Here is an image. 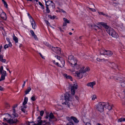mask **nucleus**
Instances as JSON below:
<instances>
[{"label":"nucleus","mask_w":125,"mask_h":125,"mask_svg":"<svg viewBox=\"0 0 125 125\" xmlns=\"http://www.w3.org/2000/svg\"><path fill=\"white\" fill-rule=\"evenodd\" d=\"M64 97L65 101L63 102L62 104L65 105L66 106L70 108L72 104V102L70 100V95L68 93H66L64 95Z\"/></svg>","instance_id":"f257e3e1"},{"label":"nucleus","mask_w":125,"mask_h":125,"mask_svg":"<svg viewBox=\"0 0 125 125\" xmlns=\"http://www.w3.org/2000/svg\"><path fill=\"white\" fill-rule=\"evenodd\" d=\"M105 105V103L104 102H99L97 105V110L100 112H102L104 111V107Z\"/></svg>","instance_id":"f03ea898"},{"label":"nucleus","mask_w":125,"mask_h":125,"mask_svg":"<svg viewBox=\"0 0 125 125\" xmlns=\"http://www.w3.org/2000/svg\"><path fill=\"white\" fill-rule=\"evenodd\" d=\"M107 33L113 37L117 38L118 37V34L112 28L109 29Z\"/></svg>","instance_id":"7ed1b4c3"},{"label":"nucleus","mask_w":125,"mask_h":125,"mask_svg":"<svg viewBox=\"0 0 125 125\" xmlns=\"http://www.w3.org/2000/svg\"><path fill=\"white\" fill-rule=\"evenodd\" d=\"M3 70V66H2L0 68V73L1 74V76L0 78V82L5 79V76L6 75V72Z\"/></svg>","instance_id":"20e7f679"},{"label":"nucleus","mask_w":125,"mask_h":125,"mask_svg":"<svg viewBox=\"0 0 125 125\" xmlns=\"http://www.w3.org/2000/svg\"><path fill=\"white\" fill-rule=\"evenodd\" d=\"M116 80H118L120 83L121 86L123 87H125V78L122 77H118V78L116 77L115 78Z\"/></svg>","instance_id":"39448f33"},{"label":"nucleus","mask_w":125,"mask_h":125,"mask_svg":"<svg viewBox=\"0 0 125 125\" xmlns=\"http://www.w3.org/2000/svg\"><path fill=\"white\" fill-rule=\"evenodd\" d=\"M4 120H6L10 124H16L19 121L17 119H10L9 120L8 118H4Z\"/></svg>","instance_id":"423d86ee"},{"label":"nucleus","mask_w":125,"mask_h":125,"mask_svg":"<svg viewBox=\"0 0 125 125\" xmlns=\"http://www.w3.org/2000/svg\"><path fill=\"white\" fill-rule=\"evenodd\" d=\"M0 18L4 20H6L7 18L6 14L3 12L1 8H0Z\"/></svg>","instance_id":"0eeeda50"},{"label":"nucleus","mask_w":125,"mask_h":125,"mask_svg":"<svg viewBox=\"0 0 125 125\" xmlns=\"http://www.w3.org/2000/svg\"><path fill=\"white\" fill-rule=\"evenodd\" d=\"M51 49L54 52L58 54L61 53V49L60 48L57 47H52Z\"/></svg>","instance_id":"6e6552de"},{"label":"nucleus","mask_w":125,"mask_h":125,"mask_svg":"<svg viewBox=\"0 0 125 125\" xmlns=\"http://www.w3.org/2000/svg\"><path fill=\"white\" fill-rule=\"evenodd\" d=\"M77 59L75 58L71 60L69 63L72 66H73L74 68H75L76 66L77 65Z\"/></svg>","instance_id":"1a4fd4ad"},{"label":"nucleus","mask_w":125,"mask_h":125,"mask_svg":"<svg viewBox=\"0 0 125 125\" xmlns=\"http://www.w3.org/2000/svg\"><path fill=\"white\" fill-rule=\"evenodd\" d=\"M77 86L76 84H74L72 86L71 88V92L72 94L74 95L75 90L77 89Z\"/></svg>","instance_id":"9d476101"},{"label":"nucleus","mask_w":125,"mask_h":125,"mask_svg":"<svg viewBox=\"0 0 125 125\" xmlns=\"http://www.w3.org/2000/svg\"><path fill=\"white\" fill-rule=\"evenodd\" d=\"M65 64L64 61L62 59H61L58 62V66L62 67L64 66Z\"/></svg>","instance_id":"9b49d317"},{"label":"nucleus","mask_w":125,"mask_h":125,"mask_svg":"<svg viewBox=\"0 0 125 125\" xmlns=\"http://www.w3.org/2000/svg\"><path fill=\"white\" fill-rule=\"evenodd\" d=\"M75 73L77 74V76L79 78H82V74L83 73L81 70L80 69L79 72L77 71L75 72Z\"/></svg>","instance_id":"f8f14e48"},{"label":"nucleus","mask_w":125,"mask_h":125,"mask_svg":"<svg viewBox=\"0 0 125 125\" xmlns=\"http://www.w3.org/2000/svg\"><path fill=\"white\" fill-rule=\"evenodd\" d=\"M98 24L101 25L102 26H103L105 29H107L109 28V26L107 25V24L104 22H98Z\"/></svg>","instance_id":"ddd939ff"},{"label":"nucleus","mask_w":125,"mask_h":125,"mask_svg":"<svg viewBox=\"0 0 125 125\" xmlns=\"http://www.w3.org/2000/svg\"><path fill=\"white\" fill-rule=\"evenodd\" d=\"M96 84V82L94 81L92 82H90L88 83L87 85L88 86H90L92 88H93V86Z\"/></svg>","instance_id":"4468645a"},{"label":"nucleus","mask_w":125,"mask_h":125,"mask_svg":"<svg viewBox=\"0 0 125 125\" xmlns=\"http://www.w3.org/2000/svg\"><path fill=\"white\" fill-rule=\"evenodd\" d=\"M84 67H83L82 68L80 69L82 71L83 73H85L86 72H88L89 71L90 69L88 67H86L85 69H84Z\"/></svg>","instance_id":"2eb2a0df"},{"label":"nucleus","mask_w":125,"mask_h":125,"mask_svg":"<svg viewBox=\"0 0 125 125\" xmlns=\"http://www.w3.org/2000/svg\"><path fill=\"white\" fill-rule=\"evenodd\" d=\"M105 54L107 55L108 56H111L113 54V53L112 52L110 51H105Z\"/></svg>","instance_id":"dca6fc26"},{"label":"nucleus","mask_w":125,"mask_h":125,"mask_svg":"<svg viewBox=\"0 0 125 125\" xmlns=\"http://www.w3.org/2000/svg\"><path fill=\"white\" fill-rule=\"evenodd\" d=\"M49 6L51 10H53L55 8V4L53 2L50 4V5H48Z\"/></svg>","instance_id":"f3484780"},{"label":"nucleus","mask_w":125,"mask_h":125,"mask_svg":"<svg viewBox=\"0 0 125 125\" xmlns=\"http://www.w3.org/2000/svg\"><path fill=\"white\" fill-rule=\"evenodd\" d=\"M104 107L109 110H110L112 109V107L109 104L107 103H105V105Z\"/></svg>","instance_id":"a211bd4d"},{"label":"nucleus","mask_w":125,"mask_h":125,"mask_svg":"<svg viewBox=\"0 0 125 125\" xmlns=\"http://www.w3.org/2000/svg\"><path fill=\"white\" fill-rule=\"evenodd\" d=\"M32 21L31 23V25H32V28L33 29H35V28L36 27V24L33 19H32Z\"/></svg>","instance_id":"6ab92c4d"},{"label":"nucleus","mask_w":125,"mask_h":125,"mask_svg":"<svg viewBox=\"0 0 125 125\" xmlns=\"http://www.w3.org/2000/svg\"><path fill=\"white\" fill-rule=\"evenodd\" d=\"M30 32L32 36L34 37L35 40H36L38 39L37 36L34 34L33 31L32 30H30Z\"/></svg>","instance_id":"aec40b11"},{"label":"nucleus","mask_w":125,"mask_h":125,"mask_svg":"<svg viewBox=\"0 0 125 125\" xmlns=\"http://www.w3.org/2000/svg\"><path fill=\"white\" fill-rule=\"evenodd\" d=\"M31 90V88L30 87H29L25 91V94L26 95L29 93Z\"/></svg>","instance_id":"412c9836"},{"label":"nucleus","mask_w":125,"mask_h":125,"mask_svg":"<svg viewBox=\"0 0 125 125\" xmlns=\"http://www.w3.org/2000/svg\"><path fill=\"white\" fill-rule=\"evenodd\" d=\"M110 65L113 68L115 69V68L117 67V66L116 64L113 62L110 63Z\"/></svg>","instance_id":"4be33fe9"},{"label":"nucleus","mask_w":125,"mask_h":125,"mask_svg":"<svg viewBox=\"0 0 125 125\" xmlns=\"http://www.w3.org/2000/svg\"><path fill=\"white\" fill-rule=\"evenodd\" d=\"M64 76L67 79H70L71 81H72V78L71 76L70 75H68L66 74H64Z\"/></svg>","instance_id":"5701e85b"},{"label":"nucleus","mask_w":125,"mask_h":125,"mask_svg":"<svg viewBox=\"0 0 125 125\" xmlns=\"http://www.w3.org/2000/svg\"><path fill=\"white\" fill-rule=\"evenodd\" d=\"M13 40L15 41L16 43L18 42V38L15 36L14 34H13Z\"/></svg>","instance_id":"b1692460"},{"label":"nucleus","mask_w":125,"mask_h":125,"mask_svg":"<svg viewBox=\"0 0 125 125\" xmlns=\"http://www.w3.org/2000/svg\"><path fill=\"white\" fill-rule=\"evenodd\" d=\"M71 119L73 120L74 122L76 123H77L79 121L77 120L76 118L73 116H72L71 117Z\"/></svg>","instance_id":"393cba45"},{"label":"nucleus","mask_w":125,"mask_h":125,"mask_svg":"<svg viewBox=\"0 0 125 125\" xmlns=\"http://www.w3.org/2000/svg\"><path fill=\"white\" fill-rule=\"evenodd\" d=\"M28 101V98L27 97H25L24 98V100L23 102V105H25L26 104Z\"/></svg>","instance_id":"a878e982"},{"label":"nucleus","mask_w":125,"mask_h":125,"mask_svg":"<svg viewBox=\"0 0 125 125\" xmlns=\"http://www.w3.org/2000/svg\"><path fill=\"white\" fill-rule=\"evenodd\" d=\"M106 50L103 49H101L100 51V53L101 55L105 54V51Z\"/></svg>","instance_id":"bb28decb"},{"label":"nucleus","mask_w":125,"mask_h":125,"mask_svg":"<svg viewBox=\"0 0 125 125\" xmlns=\"http://www.w3.org/2000/svg\"><path fill=\"white\" fill-rule=\"evenodd\" d=\"M125 121V118H121L118 119V122H122V121Z\"/></svg>","instance_id":"cd10ccee"},{"label":"nucleus","mask_w":125,"mask_h":125,"mask_svg":"<svg viewBox=\"0 0 125 125\" xmlns=\"http://www.w3.org/2000/svg\"><path fill=\"white\" fill-rule=\"evenodd\" d=\"M49 118L51 119H53L54 117V116L52 113H50L49 115Z\"/></svg>","instance_id":"c85d7f7f"},{"label":"nucleus","mask_w":125,"mask_h":125,"mask_svg":"<svg viewBox=\"0 0 125 125\" xmlns=\"http://www.w3.org/2000/svg\"><path fill=\"white\" fill-rule=\"evenodd\" d=\"M68 59L69 60H70L71 61V60H72L74 59V56L73 55H70L68 56Z\"/></svg>","instance_id":"c756f323"},{"label":"nucleus","mask_w":125,"mask_h":125,"mask_svg":"<svg viewBox=\"0 0 125 125\" xmlns=\"http://www.w3.org/2000/svg\"><path fill=\"white\" fill-rule=\"evenodd\" d=\"M46 10L47 12L48 13H49L50 12V10L49 9L48 7V5H47L46 3Z\"/></svg>","instance_id":"7c9ffc66"},{"label":"nucleus","mask_w":125,"mask_h":125,"mask_svg":"<svg viewBox=\"0 0 125 125\" xmlns=\"http://www.w3.org/2000/svg\"><path fill=\"white\" fill-rule=\"evenodd\" d=\"M38 123L40 124L44 123L45 122V120L42 121L41 120H39L38 121Z\"/></svg>","instance_id":"2f4dec72"},{"label":"nucleus","mask_w":125,"mask_h":125,"mask_svg":"<svg viewBox=\"0 0 125 125\" xmlns=\"http://www.w3.org/2000/svg\"><path fill=\"white\" fill-rule=\"evenodd\" d=\"M63 21H64V22H66V23H70L69 20H67L66 18H63Z\"/></svg>","instance_id":"473e14b6"},{"label":"nucleus","mask_w":125,"mask_h":125,"mask_svg":"<svg viewBox=\"0 0 125 125\" xmlns=\"http://www.w3.org/2000/svg\"><path fill=\"white\" fill-rule=\"evenodd\" d=\"M74 124L73 122L71 121H70V122L68 123L66 125H73Z\"/></svg>","instance_id":"72a5a7b5"},{"label":"nucleus","mask_w":125,"mask_h":125,"mask_svg":"<svg viewBox=\"0 0 125 125\" xmlns=\"http://www.w3.org/2000/svg\"><path fill=\"white\" fill-rule=\"evenodd\" d=\"M97 60L98 62H100L102 60H103L104 61H106V60H105L104 59H100L99 58H97L96 59Z\"/></svg>","instance_id":"f704fd0d"},{"label":"nucleus","mask_w":125,"mask_h":125,"mask_svg":"<svg viewBox=\"0 0 125 125\" xmlns=\"http://www.w3.org/2000/svg\"><path fill=\"white\" fill-rule=\"evenodd\" d=\"M48 17L50 18L51 19H54L55 18V16H52L51 15H48Z\"/></svg>","instance_id":"c9c22d12"},{"label":"nucleus","mask_w":125,"mask_h":125,"mask_svg":"<svg viewBox=\"0 0 125 125\" xmlns=\"http://www.w3.org/2000/svg\"><path fill=\"white\" fill-rule=\"evenodd\" d=\"M17 104H16V105H15L13 107V113H14L16 112V110L15 109V108L17 107Z\"/></svg>","instance_id":"e433bc0d"},{"label":"nucleus","mask_w":125,"mask_h":125,"mask_svg":"<svg viewBox=\"0 0 125 125\" xmlns=\"http://www.w3.org/2000/svg\"><path fill=\"white\" fill-rule=\"evenodd\" d=\"M13 113V114H12V115H13L15 117H18V115L15 112Z\"/></svg>","instance_id":"4c0bfd02"},{"label":"nucleus","mask_w":125,"mask_h":125,"mask_svg":"<svg viewBox=\"0 0 125 125\" xmlns=\"http://www.w3.org/2000/svg\"><path fill=\"white\" fill-rule=\"evenodd\" d=\"M10 107V104L8 103H6V107L7 108L9 109Z\"/></svg>","instance_id":"58836bf2"},{"label":"nucleus","mask_w":125,"mask_h":125,"mask_svg":"<svg viewBox=\"0 0 125 125\" xmlns=\"http://www.w3.org/2000/svg\"><path fill=\"white\" fill-rule=\"evenodd\" d=\"M3 4L4 5V6L6 8H8V5L7 3L5 1H4L3 2Z\"/></svg>","instance_id":"ea45409f"},{"label":"nucleus","mask_w":125,"mask_h":125,"mask_svg":"<svg viewBox=\"0 0 125 125\" xmlns=\"http://www.w3.org/2000/svg\"><path fill=\"white\" fill-rule=\"evenodd\" d=\"M39 5L41 6L42 8L43 9H44V6L42 4V3L41 2H39Z\"/></svg>","instance_id":"a19ab883"},{"label":"nucleus","mask_w":125,"mask_h":125,"mask_svg":"<svg viewBox=\"0 0 125 125\" xmlns=\"http://www.w3.org/2000/svg\"><path fill=\"white\" fill-rule=\"evenodd\" d=\"M45 2L46 3H47L49 5H50V4L52 3L53 2L52 1L50 0H48L47 1V2Z\"/></svg>","instance_id":"79ce46f5"},{"label":"nucleus","mask_w":125,"mask_h":125,"mask_svg":"<svg viewBox=\"0 0 125 125\" xmlns=\"http://www.w3.org/2000/svg\"><path fill=\"white\" fill-rule=\"evenodd\" d=\"M67 23H66V22H63V26H62L63 29H65L64 28V26H66L67 25Z\"/></svg>","instance_id":"37998d69"},{"label":"nucleus","mask_w":125,"mask_h":125,"mask_svg":"<svg viewBox=\"0 0 125 125\" xmlns=\"http://www.w3.org/2000/svg\"><path fill=\"white\" fill-rule=\"evenodd\" d=\"M31 99L32 101H35L36 100L35 96H32L31 98Z\"/></svg>","instance_id":"c03bdc74"},{"label":"nucleus","mask_w":125,"mask_h":125,"mask_svg":"<svg viewBox=\"0 0 125 125\" xmlns=\"http://www.w3.org/2000/svg\"><path fill=\"white\" fill-rule=\"evenodd\" d=\"M88 8L90 10H91L93 12L95 11L96 10L95 9H93L91 8H90L89 7H88Z\"/></svg>","instance_id":"a18cd8bd"},{"label":"nucleus","mask_w":125,"mask_h":125,"mask_svg":"<svg viewBox=\"0 0 125 125\" xmlns=\"http://www.w3.org/2000/svg\"><path fill=\"white\" fill-rule=\"evenodd\" d=\"M44 113V112L43 111H40V114L41 116H42L43 115Z\"/></svg>","instance_id":"49530a36"},{"label":"nucleus","mask_w":125,"mask_h":125,"mask_svg":"<svg viewBox=\"0 0 125 125\" xmlns=\"http://www.w3.org/2000/svg\"><path fill=\"white\" fill-rule=\"evenodd\" d=\"M119 77V76H117V77H114L113 76H111L110 77V79H115V77H116L117 78H118V77Z\"/></svg>","instance_id":"de8ad7c7"},{"label":"nucleus","mask_w":125,"mask_h":125,"mask_svg":"<svg viewBox=\"0 0 125 125\" xmlns=\"http://www.w3.org/2000/svg\"><path fill=\"white\" fill-rule=\"evenodd\" d=\"M55 57H56L57 59L59 60L60 61V60L61 59H60V58H61V57H60V56L57 55V56H55Z\"/></svg>","instance_id":"09e8293b"},{"label":"nucleus","mask_w":125,"mask_h":125,"mask_svg":"<svg viewBox=\"0 0 125 125\" xmlns=\"http://www.w3.org/2000/svg\"><path fill=\"white\" fill-rule=\"evenodd\" d=\"M96 98V96L95 95H94L93 96V97L92 98V100H94Z\"/></svg>","instance_id":"8fccbe9b"},{"label":"nucleus","mask_w":125,"mask_h":125,"mask_svg":"<svg viewBox=\"0 0 125 125\" xmlns=\"http://www.w3.org/2000/svg\"><path fill=\"white\" fill-rule=\"evenodd\" d=\"M28 16H29V18L30 19H32H32H33V18H32V17H31V16L30 15V14L28 13Z\"/></svg>","instance_id":"3c124183"},{"label":"nucleus","mask_w":125,"mask_h":125,"mask_svg":"<svg viewBox=\"0 0 125 125\" xmlns=\"http://www.w3.org/2000/svg\"><path fill=\"white\" fill-rule=\"evenodd\" d=\"M8 47L9 46L8 44H6L4 46V48L5 49H6V48H8Z\"/></svg>","instance_id":"603ef678"},{"label":"nucleus","mask_w":125,"mask_h":125,"mask_svg":"<svg viewBox=\"0 0 125 125\" xmlns=\"http://www.w3.org/2000/svg\"><path fill=\"white\" fill-rule=\"evenodd\" d=\"M45 22L47 24V25H50V24L48 21H47L45 20Z\"/></svg>","instance_id":"864d4df0"},{"label":"nucleus","mask_w":125,"mask_h":125,"mask_svg":"<svg viewBox=\"0 0 125 125\" xmlns=\"http://www.w3.org/2000/svg\"><path fill=\"white\" fill-rule=\"evenodd\" d=\"M99 13L100 15H105V14H104L103 12H99Z\"/></svg>","instance_id":"5fc2aeb1"},{"label":"nucleus","mask_w":125,"mask_h":125,"mask_svg":"<svg viewBox=\"0 0 125 125\" xmlns=\"http://www.w3.org/2000/svg\"><path fill=\"white\" fill-rule=\"evenodd\" d=\"M53 62L55 65L58 66V62H56L55 61H53Z\"/></svg>","instance_id":"6e6d98bb"},{"label":"nucleus","mask_w":125,"mask_h":125,"mask_svg":"<svg viewBox=\"0 0 125 125\" xmlns=\"http://www.w3.org/2000/svg\"><path fill=\"white\" fill-rule=\"evenodd\" d=\"M21 110L24 113H25L26 112V110L24 108H21Z\"/></svg>","instance_id":"4d7b16f0"},{"label":"nucleus","mask_w":125,"mask_h":125,"mask_svg":"<svg viewBox=\"0 0 125 125\" xmlns=\"http://www.w3.org/2000/svg\"><path fill=\"white\" fill-rule=\"evenodd\" d=\"M6 59H3V58L2 59V60H0V61L2 62H6Z\"/></svg>","instance_id":"13d9d810"},{"label":"nucleus","mask_w":125,"mask_h":125,"mask_svg":"<svg viewBox=\"0 0 125 125\" xmlns=\"http://www.w3.org/2000/svg\"><path fill=\"white\" fill-rule=\"evenodd\" d=\"M4 90L3 88L1 86H0V91H3Z\"/></svg>","instance_id":"bf43d9fd"},{"label":"nucleus","mask_w":125,"mask_h":125,"mask_svg":"<svg viewBox=\"0 0 125 125\" xmlns=\"http://www.w3.org/2000/svg\"><path fill=\"white\" fill-rule=\"evenodd\" d=\"M41 56L42 57V58H43V59H45V58L44 57H43L42 55L41 54V53H39Z\"/></svg>","instance_id":"052dcab7"},{"label":"nucleus","mask_w":125,"mask_h":125,"mask_svg":"<svg viewBox=\"0 0 125 125\" xmlns=\"http://www.w3.org/2000/svg\"><path fill=\"white\" fill-rule=\"evenodd\" d=\"M9 46L11 47L12 45L11 43L10 42H9V44H8Z\"/></svg>","instance_id":"680f3d73"},{"label":"nucleus","mask_w":125,"mask_h":125,"mask_svg":"<svg viewBox=\"0 0 125 125\" xmlns=\"http://www.w3.org/2000/svg\"><path fill=\"white\" fill-rule=\"evenodd\" d=\"M59 29L60 31L61 32H63V31L62 30L61 27H59Z\"/></svg>","instance_id":"e2e57ef3"},{"label":"nucleus","mask_w":125,"mask_h":125,"mask_svg":"<svg viewBox=\"0 0 125 125\" xmlns=\"http://www.w3.org/2000/svg\"><path fill=\"white\" fill-rule=\"evenodd\" d=\"M85 125H91V123H86Z\"/></svg>","instance_id":"0e129e2a"},{"label":"nucleus","mask_w":125,"mask_h":125,"mask_svg":"<svg viewBox=\"0 0 125 125\" xmlns=\"http://www.w3.org/2000/svg\"><path fill=\"white\" fill-rule=\"evenodd\" d=\"M94 26L95 27H97L98 29H100V27H99L96 26V25H94Z\"/></svg>","instance_id":"69168bd1"},{"label":"nucleus","mask_w":125,"mask_h":125,"mask_svg":"<svg viewBox=\"0 0 125 125\" xmlns=\"http://www.w3.org/2000/svg\"><path fill=\"white\" fill-rule=\"evenodd\" d=\"M75 98H76V99L77 100H78V97L77 96H75Z\"/></svg>","instance_id":"338daca9"},{"label":"nucleus","mask_w":125,"mask_h":125,"mask_svg":"<svg viewBox=\"0 0 125 125\" xmlns=\"http://www.w3.org/2000/svg\"><path fill=\"white\" fill-rule=\"evenodd\" d=\"M42 117L41 116H39L38 117V119H39L41 120V119Z\"/></svg>","instance_id":"774afa93"}]
</instances>
